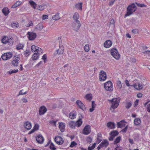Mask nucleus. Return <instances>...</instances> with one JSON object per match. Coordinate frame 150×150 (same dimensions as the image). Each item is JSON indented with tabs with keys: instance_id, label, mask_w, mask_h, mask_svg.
Returning a JSON list of instances; mask_svg holds the SVG:
<instances>
[{
	"instance_id": "57",
	"label": "nucleus",
	"mask_w": 150,
	"mask_h": 150,
	"mask_svg": "<svg viewBox=\"0 0 150 150\" xmlns=\"http://www.w3.org/2000/svg\"><path fill=\"white\" fill-rule=\"evenodd\" d=\"M139 100H136L134 102V106H136L138 104Z\"/></svg>"
},
{
	"instance_id": "54",
	"label": "nucleus",
	"mask_w": 150,
	"mask_h": 150,
	"mask_svg": "<svg viewBox=\"0 0 150 150\" xmlns=\"http://www.w3.org/2000/svg\"><path fill=\"white\" fill-rule=\"evenodd\" d=\"M39 127V125L38 124H35V125L34 128L35 130H37L38 129Z\"/></svg>"
},
{
	"instance_id": "22",
	"label": "nucleus",
	"mask_w": 150,
	"mask_h": 150,
	"mask_svg": "<svg viewBox=\"0 0 150 150\" xmlns=\"http://www.w3.org/2000/svg\"><path fill=\"white\" fill-rule=\"evenodd\" d=\"M83 117L81 115L79 117V120L76 122V125L78 127H79L82 125V118Z\"/></svg>"
},
{
	"instance_id": "60",
	"label": "nucleus",
	"mask_w": 150,
	"mask_h": 150,
	"mask_svg": "<svg viewBox=\"0 0 150 150\" xmlns=\"http://www.w3.org/2000/svg\"><path fill=\"white\" fill-rule=\"evenodd\" d=\"M42 62L41 61L40 62H39L38 64H37L36 66H35V67H38L39 66H40L42 64Z\"/></svg>"
},
{
	"instance_id": "53",
	"label": "nucleus",
	"mask_w": 150,
	"mask_h": 150,
	"mask_svg": "<svg viewBox=\"0 0 150 150\" xmlns=\"http://www.w3.org/2000/svg\"><path fill=\"white\" fill-rule=\"evenodd\" d=\"M136 4H137V6H138L141 7H145L146 6V5H144L143 4H138L137 3H136Z\"/></svg>"
},
{
	"instance_id": "13",
	"label": "nucleus",
	"mask_w": 150,
	"mask_h": 150,
	"mask_svg": "<svg viewBox=\"0 0 150 150\" xmlns=\"http://www.w3.org/2000/svg\"><path fill=\"white\" fill-rule=\"evenodd\" d=\"M36 139L37 142L40 144L43 143L44 141V138L40 134L37 136L36 137Z\"/></svg>"
},
{
	"instance_id": "14",
	"label": "nucleus",
	"mask_w": 150,
	"mask_h": 150,
	"mask_svg": "<svg viewBox=\"0 0 150 150\" xmlns=\"http://www.w3.org/2000/svg\"><path fill=\"white\" fill-rule=\"evenodd\" d=\"M54 140L56 143L58 144L61 145L64 143L63 138L60 136L56 137L54 139Z\"/></svg>"
},
{
	"instance_id": "35",
	"label": "nucleus",
	"mask_w": 150,
	"mask_h": 150,
	"mask_svg": "<svg viewBox=\"0 0 150 150\" xmlns=\"http://www.w3.org/2000/svg\"><path fill=\"white\" fill-rule=\"evenodd\" d=\"M85 98L87 100L90 101L92 98V95L91 93L87 94L85 96Z\"/></svg>"
},
{
	"instance_id": "56",
	"label": "nucleus",
	"mask_w": 150,
	"mask_h": 150,
	"mask_svg": "<svg viewBox=\"0 0 150 150\" xmlns=\"http://www.w3.org/2000/svg\"><path fill=\"white\" fill-rule=\"evenodd\" d=\"M131 61L132 63L134 64L136 62V59L134 58H132L131 59Z\"/></svg>"
},
{
	"instance_id": "6",
	"label": "nucleus",
	"mask_w": 150,
	"mask_h": 150,
	"mask_svg": "<svg viewBox=\"0 0 150 150\" xmlns=\"http://www.w3.org/2000/svg\"><path fill=\"white\" fill-rule=\"evenodd\" d=\"M104 87L105 89L107 91H111L113 90L112 83L110 81H109L105 83Z\"/></svg>"
},
{
	"instance_id": "47",
	"label": "nucleus",
	"mask_w": 150,
	"mask_h": 150,
	"mask_svg": "<svg viewBox=\"0 0 150 150\" xmlns=\"http://www.w3.org/2000/svg\"><path fill=\"white\" fill-rule=\"evenodd\" d=\"M19 25L18 24L13 23L11 24L12 27L14 28H16L18 27Z\"/></svg>"
},
{
	"instance_id": "1",
	"label": "nucleus",
	"mask_w": 150,
	"mask_h": 150,
	"mask_svg": "<svg viewBox=\"0 0 150 150\" xmlns=\"http://www.w3.org/2000/svg\"><path fill=\"white\" fill-rule=\"evenodd\" d=\"M31 49L34 53L31 58L34 61L37 60L39 55L42 54L43 52V50L40 47H31Z\"/></svg>"
},
{
	"instance_id": "7",
	"label": "nucleus",
	"mask_w": 150,
	"mask_h": 150,
	"mask_svg": "<svg viewBox=\"0 0 150 150\" xmlns=\"http://www.w3.org/2000/svg\"><path fill=\"white\" fill-rule=\"evenodd\" d=\"M2 42L4 44H6L8 43L9 45L11 46L13 44V40L11 38H8L6 36H4L1 40Z\"/></svg>"
},
{
	"instance_id": "42",
	"label": "nucleus",
	"mask_w": 150,
	"mask_h": 150,
	"mask_svg": "<svg viewBox=\"0 0 150 150\" xmlns=\"http://www.w3.org/2000/svg\"><path fill=\"white\" fill-rule=\"evenodd\" d=\"M121 137L120 136L116 138L114 142V144H116L119 143Z\"/></svg>"
},
{
	"instance_id": "10",
	"label": "nucleus",
	"mask_w": 150,
	"mask_h": 150,
	"mask_svg": "<svg viewBox=\"0 0 150 150\" xmlns=\"http://www.w3.org/2000/svg\"><path fill=\"white\" fill-rule=\"evenodd\" d=\"M91 132V126L88 125H86L83 129V133L85 135H88Z\"/></svg>"
},
{
	"instance_id": "18",
	"label": "nucleus",
	"mask_w": 150,
	"mask_h": 150,
	"mask_svg": "<svg viewBox=\"0 0 150 150\" xmlns=\"http://www.w3.org/2000/svg\"><path fill=\"white\" fill-rule=\"evenodd\" d=\"M24 126L27 130H30L31 129L32 125L30 122L27 121L24 123Z\"/></svg>"
},
{
	"instance_id": "52",
	"label": "nucleus",
	"mask_w": 150,
	"mask_h": 150,
	"mask_svg": "<svg viewBox=\"0 0 150 150\" xmlns=\"http://www.w3.org/2000/svg\"><path fill=\"white\" fill-rule=\"evenodd\" d=\"M77 144L74 141H73L71 142L70 146L71 147H74V146L77 145Z\"/></svg>"
},
{
	"instance_id": "29",
	"label": "nucleus",
	"mask_w": 150,
	"mask_h": 150,
	"mask_svg": "<svg viewBox=\"0 0 150 150\" xmlns=\"http://www.w3.org/2000/svg\"><path fill=\"white\" fill-rule=\"evenodd\" d=\"M142 52L144 54V55L147 58L150 59V51L149 50H146L145 51Z\"/></svg>"
},
{
	"instance_id": "36",
	"label": "nucleus",
	"mask_w": 150,
	"mask_h": 150,
	"mask_svg": "<svg viewBox=\"0 0 150 150\" xmlns=\"http://www.w3.org/2000/svg\"><path fill=\"white\" fill-rule=\"evenodd\" d=\"M141 122V120L139 118H136L134 120V124L136 125H139Z\"/></svg>"
},
{
	"instance_id": "12",
	"label": "nucleus",
	"mask_w": 150,
	"mask_h": 150,
	"mask_svg": "<svg viewBox=\"0 0 150 150\" xmlns=\"http://www.w3.org/2000/svg\"><path fill=\"white\" fill-rule=\"evenodd\" d=\"M76 104L78 105V106L81 109L83 110H86V108L84 105L80 100H77L76 102Z\"/></svg>"
},
{
	"instance_id": "50",
	"label": "nucleus",
	"mask_w": 150,
	"mask_h": 150,
	"mask_svg": "<svg viewBox=\"0 0 150 150\" xmlns=\"http://www.w3.org/2000/svg\"><path fill=\"white\" fill-rule=\"evenodd\" d=\"M18 71V69L12 70L11 71H9V73L10 74H11L12 73H16V72H17Z\"/></svg>"
},
{
	"instance_id": "34",
	"label": "nucleus",
	"mask_w": 150,
	"mask_h": 150,
	"mask_svg": "<svg viewBox=\"0 0 150 150\" xmlns=\"http://www.w3.org/2000/svg\"><path fill=\"white\" fill-rule=\"evenodd\" d=\"M64 47H59V48L57 50V52L58 54H63L64 52Z\"/></svg>"
},
{
	"instance_id": "27",
	"label": "nucleus",
	"mask_w": 150,
	"mask_h": 150,
	"mask_svg": "<svg viewBox=\"0 0 150 150\" xmlns=\"http://www.w3.org/2000/svg\"><path fill=\"white\" fill-rule=\"evenodd\" d=\"M79 13L77 12H75L73 17L74 21H79L78 19L79 18Z\"/></svg>"
},
{
	"instance_id": "59",
	"label": "nucleus",
	"mask_w": 150,
	"mask_h": 150,
	"mask_svg": "<svg viewBox=\"0 0 150 150\" xmlns=\"http://www.w3.org/2000/svg\"><path fill=\"white\" fill-rule=\"evenodd\" d=\"M22 3V2L20 1H18L16 3V4L17 6H19Z\"/></svg>"
},
{
	"instance_id": "51",
	"label": "nucleus",
	"mask_w": 150,
	"mask_h": 150,
	"mask_svg": "<svg viewBox=\"0 0 150 150\" xmlns=\"http://www.w3.org/2000/svg\"><path fill=\"white\" fill-rule=\"evenodd\" d=\"M117 85L118 86L119 89H120L122 88V86L120 81H118L117 82Z\"/></svg>"
},
{
	"instance_id": "40",
	"label": "nucleus",
	"mask_w": 150,
	"mask_h": 150,
	"mask_svg": "<svg viewBox=\"0 0 150 150\" xmlns=\"http://www.w3.org/2000/svg\"><path fill=\"white\" fill-rule=\"evenodd\" d=\"M57 40L59 42V47H62L64 46V45H62V39L61 37H58Z\"/></svg>"
},
{
	"instance_id": "64",
	"label": "nucleus",
	"mask_w": 150,
	"mask_h": 150,
	"mask_svg": "<svg viewBox=\"0 0 150 150\" xmlns=\"http://www.w3.org/2000/svg\"><path fill=\"white\" fill-rule=\"evenodd\" d=\"M147 109V111L150 112V104L148 105Z\"/></svg>"
},
{
	"instance_id": "16",
	"label": "nucleus",
	"mask_w": 150,
	"mask_h": 150,
	"mask_svg": "<svg viewBox=\"0 0 150 150\" xmlns=\"http://www.w3.org/2000/svg\"><path fill=\"white\" fill-rule=\"evenodd\" d=\"M47 110L45 107L44 106L41 107L39 110V114L42 115H43L47 111Z\"/></svg>"
},
{
	"instance_id": "45",
	"label": "nucleus",
	"mask_w": 150,
	"mask_h": 150,
	"mask_svg": "<svg viewBox=\"0 0 150 150\" xmlns=\"http://www.w3.org/2000/svg\"><path fill=\"white\" fill-rule=\"evenodd\" d=\"M92 140V138L90 137H88L86 139V141L87 142L90 143L91 142Z\"/></svg>"
},
{
	"instance_id": "17",
	"label": "nucleus",
	"mask_w": 150,
	"mask_h": 150,
	"mask_svg": "<svg viewBox=\"0 0 150 150\" xmlns=\"http://www.w3.org/2000/svg\"><path fill=\"white\" fill-rule=\"evenodd\" d=\"M131 86H133L135 89L137 90H140L142 89L144 85L139 83L137 84H134L132 85H131Z\"/></svg>"
},
{
	"instance_id": "46",
	"label": "nucleus",
	"mask_w": 150,
	"mask_h": 150,
	"mask_svg": "<svg viewBox=\"0 0 150 150\" xmlns=\"http://www.w3.org/2000/svg\"><path fill=\"white\" fill-rule=\"evenodd\" d=\"M115 21L114 20L112 19L110 21L109 25L112 26V27H115Z\"/></svg>"
},
{
	"instance_id": "25",
	"label": "nucleus",
	"mask_w": 150,
	"mask_h": 150,
	"mask_svg": "<svg viewBox=\"0 0 150 150\" xmlns=\"http://www.w3.org/2000/svg\"><path fill=\"white\" fill-rule=\"evenodd\" d=\"M112 41L110 40H107L105 41L104 44V47H110L112 45Z\"/></svg>"
},
{
	"instance_id": "61",
	"label": "nucleus",
	"mask_w": 150,
	"mask_h": 150,
	"mask_svg": "<svg viewBox=\"0 0 150 150\" xmlns=\"http://www.w3.org/2000/svg\"><path fill=\"white\" fill-rule=\"evenodd\" d=\"M26 93V92H23V90L20 91L19 92V94L21 95H24Z\"/></svg>"
},
{
	"instance_id": "3",
	"label": "nucleus",
	"mask_w": 150,
	"mask_h": 150,
	"mask_svg": "<svg viewBox=\"0 0 150 150\" xmlns=\"http://www.w3.org/2000/svg\"><path fill=\"white\" fill-rule=\"evenodd\" d=\"M137 7L134 4H133L131 5H129L127 8V13L125 15V17L131 15L133 12L136 11Z\"/></svg>"
},
{
	"instance_id": "63",
	"label": "nucleus",
	"mask_w": 150,
	"mask_h": 150,
	"mask_svg": "<svg viewBox=\"0 0 150 150\" xmlns=\"http://www.w3.org/2000/svg\"><path fill=\"white\" fill-rule=\"evenodd\" d=\"M142 93H138L137 95V96L139 98H141L142 97Z\"/></svg>"
},
{
	"instance_id": "30",
	"label": "nucleus",
	"mask_w": 150,
	"mask_h": 150,
	"mask_svg": "<svg viewBox=\"0 0 150 150\" xmlns=\"http://www.w3.org/2000/svg\"><path fill=\"white\" fill-rule=\"evenodd\" d=\"M2 12L5 16L8 15L9 12V10L7 8H4L2 10Z\"/></svg>"
},
{
	"instance_id": "43",
	"label": "nucleus",
	"mask_w": 150,
	"mask_h": 150,
	"mask_svg": "<svg viewBox=\"0 0 150 150\" xmlns=\"http://www.w3.org/2000/svg\"><path fill=\"white\" fill-rule=\"evenodd\" d=\"M96 145V143H94L91 146H89L88 147V150H92L95 147Z\"/></svg>"
},
{
	"instance_id": "38",
	"label": "nucleus",
	"mask_w": 150,
	"mask_h": 150,
	"mask_svg": "<svg viewBox=\"0 0 150 150\" xmlns=\"http://www.w3.org/2000/svg\"><path fill=\"white\" fill-rule=\"evenodd\" d=\"M30 4L33 6V8L35 9L36 8L37 4L33 1H29Z\"/></svg>"
},
{
	"instance_id": "15",
	"label": "nucleus",
	"mask_w": 150,
	"mask_h": 150,
	"mask_svg": "<svg viewBox=\"0 0 150 150\" xmlns=\"http://www.w3.org/2000/svg\"><path fill=\"white\" fill-rule=\"evenodd\" d=\"M15 59L13 60L12 62V65L14 66H17L18 64V61L19 60L20 57L18 55H17L15 56Z\"/></svg>"
},
{
	"instance_id": "62",
	"label": "nucleus",
	"mask_w": 150,
	"mask_h": 150,
	"mask_svg": "<svg viewBox=\"0 0 150 150\" xmlns=\"http://www.w3.org/2000/svg\"><path fill=\"white\" fill-rule=\"evenodd\" d=\"M125 83L126 85L128 86H129L130 85H129V81L128 80H126L125 81Z\"/></svg>"
},
{
	"instance_id": "31",
	"label": "nucleus",
	"mask_w": 150,
	"mask_h": 150,
	"mask_svg": "<svg viewBox=\"0 0 150 150\" xmlns=\"http://www.w3.org/2000/svg\"><path fill=\"white\" fill-rule=\"evenodd\" d=\"M118 132L116 130H114L111 132L110 134L111 136H112L114 138L118 134Z\"/></svg>"
},
{
	"instance_id": "48",
	"label": "nucleus",
	"mask_w": 150,
	"mask_h": 150,
	"mask_svg": "<svg viewBox=\"0 0 150 150\" xmlns=\"http://www.w3.org/2000/svg\"><path fill=\"white\" fill-rule=\"evenodd\" d=\"M44 9V6L39 5L38 9L40 11H42Z\"/></svg>"
},
{
	"instance_id": "20",
	"label": "nucleus",
	"mask_w": 150,
	"mask_h": 150,
	"mask_svg": "<svg viewBox=\"0 0 150 150\" xmlns=\"http://www.w3.org/2000/svg\"><path fill=\"white\" fill-rule=\"evenodd\" d=\"M117 127L122 128L125 125V122L124 120L121 121L119 122H118L117 124Z\"/></svg>"
},
{
	"instance_id": "44",
	"label": "nucleus",
	"mask_w": 150,
	"mask_h": 150,
	"mask_svg": "<svg viewBox=\"0 0 150 150\" xmlns=\"http://www.w3.org/2000/svg\"><path fill=\"white\" fill-rule=\"evenodd\" d=\"M50 147L51 149L52 150H55L56 149V148L54 147V144L52 143H50Z\"/></svg>"
},
{
	"instance_id": "24",
	"label": "nucleus",
	"mask_w": 150,
	"mask_h": 150,
	"mask_svg": "<svg viewBox=\"0 0 150 150\" xmlns=\"http://www.w3.org/2000/svg\"><path fill=\"white\" fill-rule=\"evenodd\" d=\"M76 113L74 111L70 113L69 115V117L71 119H74L76 117Z\"/></svg>"
},
{
	"instance_id": "11",
	"label": "nucleus",
	"mask_w": 150,
	"mask_h": 150,
	"mask_svg": "<svg viewBox=\"0 0 150 150\" xmlns=\"http://www.w3.org/2000/svg\"><path fill=\"white\" fill-rule=\"evenodd\" d=\"M27 34L28 35V37L29 40H34L37 36L36 33L33 32H28Z\"/></svg>"
},
{
	"instance_id": "26",
	"label": "nucleus",
	"mask_w": 150,
	"mask_h": 150,
	"mask_svg": "<svg viewBox=\"0 0 150 150\" xmlns=\"http://www.w3.org/2000/svg\"><path fill=\"white\" fill-rule=\"evenodd\" d=\"M107 126L110 129H114L115 128V125L113 122H109L107 123Z\"/></svg>"
},
{
	"instance_id": "4",
	"label": "nucleus",
	"mask_w": 150,
	"mask_h": 150,
	"mask_svg": "<svg viewBox=\"0 0 150 150\" xmlns=\"http://www.w3.org/2000/svg\"><path fill=\"white\" fill-rule=\"evenodd\" d=\"M111 54L117 60H118L120 57V54L115 47L112 48L110 50Z\"/></svg>"
},
{
	"instance_id": "21",
	"label": "nucleus",
	"mask_w": 150,
	"mask_h": 150,
	"mask_svg": "<svg viewBox=\"0 0 150 150\" xmlns=\"http://www.w3.org/2000/svg\"><path fill=\"white\" fill-rule=\"evenodd\" d=\"M59 128L60 129V130L62 132H63L64 131V128L65 127V123L62 122H59Z\"/></svg>"
},
{
	"instance_id": "2",
	"label": "nucleus",
	"mask_w": 150,
	"mask_h": 150,
	"mask_svg": "<svg viewBox=\"0 0 150 150\" xmlns=\"http://www.w3.org/2000/svg\"><path fill=\"white\" fill-rule=\"evenodd\" d=\"M120 98H113L112 100H110L112 105L110 108V110L112 112H115V109L119 105Z\"/></svg>"
},
{
	"instance_id": "9",
	"label": "nucleus",
	"mask_w": 150,
	"mask_h": 150,
	"mask_svg": "<svg viewBox=\"0 0 150 150\" xmlns=\"http://www.w3.org/2000/svg\"><path fill=\"white\" fill-rule=\"evenodd\" d=\"M106 74L105 72L103 71H101L99 74V80L103 81L106 79Z\"/></svg>"
},
{
	"instance_id": "37",
	"label": "nucleus",
	"mask_w": 150,
	"mask_h": 150,
	"mask_svg": "<svg viewBox=\"0 0 150 150\" xmlns=\"http://www.w3.org/2000/svg\"><path fill=\"white\" fill-rule=\"evenodd\" d=\"M52 19L55 21L57 20L60 18L58 13L53 16L52 17Z\"/></svg>"
},
{
	"instance_id": "28",
	"label": "nucleus",
	"mask_w": 150,
	"mask_h": 150,
	"mask_svg": "<svg viewBox=\"0 0 150 150\" xmlns=\"http://www.w3.org/2000/svg\"><path fill=\"white\" fill-rule=\"evenodd\" d=\"M70 127L72 129H74L75 128L76 125V123L74 121H71L69 122V123Z\"/></svg>"
},
{
	"instance_id": "39",
	"label": "nucleus",
	"mask_w": 150,
	"mask_h": 150,
	"mask_svg": "<svg viewBox=\"0 0 150 150\" xmlns=\"http://www.w3.org/2000/svg\"><path fill=\"white\" fill-rule=\"evenodd\" d=\"M132 103L130 101L126 102V105L125 107L127 109L129 108L132 106Z\"/></svg>"
},
{
	"instance_id": "8",
	"label": "nucleus",
	"mask_w": 150,
	"mask_h": 150,
	"mask_svg": "<svg viewBox=\"0 0 150 150\" xmlns=\"http://www.w3.org/2000/svg\"><path fill=\"white\" fill-rule=\"evenodd\" d=\"M12 56L11 52H7L3 54L2 56V59L4 60H6L11 58Z\"/></svg>"
},
{
	"instance_id": "55",
	"label": "nucleus",
	"mask_w": 150,
	"mask_h": 150,
	"mask_svg": "<svg viewBox=\"0 0 150 150\" xmlns=\"http://www.w3.org/2000/svg\"><path fill=\"white\" fill-rule=\"evenodd\" d=\"M48 18V16L47 15H44L42 16V20H44L46 19L47 18Z\"/></svg>"
},
{
	"instance_id": "32",
	"label": "nucleus",
	"mask_w": 150,
	"mask_h": 150,
	"mask_svg": "<svg viewBox=\"0 0 150 150\" xmlns=\"http://www.w3.org/2000/svg\"><path fill=\"white\" fill-rule=\"evenodd\" d=\"M82 3H78L75 5V7L76 8L79 9L80 11H81L82 9Z\"/></svg>"
},
{
	"instance_id": "19",
	"label": "nucleus",
	"mask_w": 150,
	"mask_h": 150,
	"mask_svg": "<svg viewBox=\"0 0 150 150\" xmlns=\"http://www.w3.org/2000/svg\"><path fill=\"white\" fill-rule=\"evenodd\" d=\"M43 25L41 24H38L35 28L34 30L36 31L41 30L43 28Z\"/></svg>"
},
{
	"instance_id": "41",
	"label": "nucleus",
	"mask_w": 150,
	"mask_h": 150,
	"mask_svg": "<svg viewBox=\"0 0 150 150\" xmlns=\"http://www.w3.org/2000/svg\"><path fill=\"white\" fill-rule=\"evenodd\" d=\"M30 50H27L25 51H24V54L26 57H28L30 54Z\"/></svg>"
},
{
	"instance_id": "49",
	"label": "nucleus",
	"mask_w": 150,
	"mask_h": 150,
	"mask_svg": "<svg viewBox=\"0 0 150 150\" xmlns=\"http://www.w3.org/2000/svg\"><path fill=\"white\" fill-rule=\"evenodd\" d=\"M42 59L44 60V63H46V62L47 59V57L46 54H45L42 56Z\"/></svg>"
},
{
	"instance_id": "5",
	"label": "nucleus",
	"mask_w": 150,
	"mask_h": 150,
	"mask_svg": "<svg viewBox=\"0 0 150 150\" xmlns=\"http://www.w3.org/2000/svg\"><path fill=\"white\" fill-rule=\"evenodd\" d=\"M81 26V23L79 21H74L72 23V27L74 30L78 32Z\"/></svg>"
},
{
	"instance_id": "58",
	"label": "nucleus",
	"mask_w": 150,
	"mask_h": 150,
	"mask_svg": "<svg viewBox=\"0 0 150 150\" xmlns=\"http://www.w3.org/2000/svg\"><path fill=\"white\" fill-rule=\"evenodd\" d=\"M127 126L125 127L123 129H122L121 131L123 132H126L127 130Z\"/></svg>"
},
{
	"instance_id": "23",
	"label": "nucleus",
	"mask_w": 150,
	"mask_h": 150,
	"mask_svg": "<svg viewBox=\"0 0 150 150\" xmlns=\"http://www.w3.org/2000/svg\"><path fill=\"white\" fill-rule=\"evenodd\" d=\"M102 147H106L109 145V142L107 140H104L102 141L100 144Z\"/></svg>"
},
{
	"instance_id": "33",
	"label": "nucleus",
	"mask_w": 150,
	"mask_h": 150,
	"mask_svg": "<svg viewBox=\"0 0 150 150\" xmlns=\"http://www.w3.org/2000/svg\"><path fill=\"white\" fill-rule=\"evenodd\" d=\"M94 101H92V108L89 109V111L90 112H92L94 110L96 106Z\"/></svg>"
}]
</instances>
